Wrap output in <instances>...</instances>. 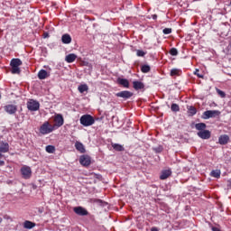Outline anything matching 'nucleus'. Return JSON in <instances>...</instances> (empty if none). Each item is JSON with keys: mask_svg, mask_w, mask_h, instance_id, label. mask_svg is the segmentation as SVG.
Listing matches in <instances>:
<instances>
[{"mask_svg": "<svg viewBox=\"0 0 231 231\" xmlns=\"http://www.w3.org/2000/svg\"><path fill=\"white\" fill-rule=\"evenodd\" d=\"M48 77H50V75L45 69H41L38 72V79H40V80H44L45 79H48Z\"/></svg>", "mask_w": 231, "mask_h": 231, "instance_id": "nucleus-15", "label": "nucleus"}, {"mask_svg": "<svg viewBox=\"0 0 231 231\" xmlns=\"http://www.w3.org/2000/svg\"><path fill=\"white\" fill-rule=\"evenodd\" d=\"M137 57H144L145 52L143 51L138 50L136 52Z\"/></svg>", "mask_w": 231, "mask_h": 231, "instance_id": "nucleus-38", "label": "nucleus"}, {"mask_svg": "<svg viewBox=\"0 0 231 231\" xmlns=\"http://www.w3.org/2000/svg\"><path fill=\"white\" fill-rule=\"evenodd\" d=\"M171 174H172V171H171V170H164L162 171L160 178L161 180H167V178H169Z\"/></svg>", "mask_w": 231, "mask_h": 231, "instance_id": "nucleus-20", "label": "nucleus"}, {"mask_svg": "<svg viewBox=\"0 0 231 231\" xmlns=\"http://www.w3.org/2000/svg\"><path fill=\"white\" fill-rule=\"evenodd\" d=\"M79 163L84 167H88V165H91V158L88 155H82L79 158Z\"/></svg>", "mask_w": 231, "mask_h": 231, "instance_id": "nucleus-6", "label": "nucleus"}, {"mask_svg": "<svg viewBox=\"0 0 231 231\" xmlns=\"http://www.w3.org/2000/svg\"><path fill=\"white\" fill-rule=\"evenodd\" d=\"M229 140H230V137L226 134L221 135L218 138V142H219L220 145H226V143H228Z\"/></svg>", "mask_w": 231, "mask_h": 231, "instance_id": "nucleus-14", "label": "nucleus"}, {"mask_svg": "<svg viewBox=\"0 0 231 231\" xmlns=\"http://www.w3.org/2000/svg\"><path fill=\"white\" fill-rule=\"evenodd\" d=\"M35 226V223L26 220L23 222V228H26L27 230H32Z\"/></svg>", "mask_w": 231, "mask_h": 231, "instance_id": "nucleus-21", "label": "nucleus"}, {"mask_svg": "<svg viewBox=\"0 0 231 231\" xmlns=\"http://www.w3.org/2000/svg\"><path fill=\"white\" fill-rule=\"evenodd\" d=\"M171 55H172L173 57H176V55H178V49L176 48H171L170 51Z\"/></svg>", "mask_w": 231, "mask_h": 231, "instance_id": "nucleus-35", "label": "nucleus"}, {"mask_svg": "<svg viewBox=\"0 0 231 231\" xmlns=\"http://www.w3.org/2000/svg\"><path fill=\"white\" fill-rule=\"evenodd\" d=\"M11 72L13 73V75H19L21 73V68L19 67H11Z\"/></svg>", "mask_w": 231, "mask_h": 231, "instance_id": "nucleus-28", "label": "nucleus"}, {"mask_svg": "<svg viewBox=\"0 0 231 231\" xmlns=\"http://www.w3.org/2000/svg\"><path fill=\"white\" fill-rule=\"evenodd\" d=\"M96 203H97V205H100L101 207H106V205H107V202H104L101 199H97Z\"/></svg>", "mask_w": 231, "mask_h": 231, "instance_id": "nucleus-36", "label": "nucleus"}, {"mask_svg": "<svg viewBox=\"0 0 231 231\" xmlns=\"http://www.w3.org/2000/svg\"><path fill=\"white\" fill-rule=\"evenodd\" d=\"M217 93L219 95V97H221V98H225V97H226V94H225V92L219 88H217Z\"/></svg>", "mask_w": 231, "mask_h": 231, "instance_id": "nucleus-33", "label": "nucleus"}, {"mask_svg": "<svg viewBox=\"0 0 231 231\" xmlns=\"http://www.w3.org/2000/svg\"><path fill=\"white\" fill-rule=\"evenodd\" d=\"M152 18L153 20H156V19H158V15L153 14V15H152Z\"/></svg>", "mask_w": 231, "mask_h": 231, "instance_id": "nucleus-41", "label": "nucleus"}, {"mask_svg": "<svg viewBox=\"0 0 231 231\" xmlns=\"http://www.w3.org/2000/svg\"><path fill=\"white\" fill-rule=\"evenodd\" d=\"M11 67H18L23 66V61L20 59H13L10 63Z\"/></svg>", "mask_w": 231, "mask_h": 231, "instance_id": "nucleus-22", "label": "nucleus"}, {"mask_svg": "<svg viewBox=\"0 0 231 231\" xmlns=\"http://www.w3.org/2000/svg\"><path fill=\"white\" fill-rule=\"evenodd\" d=\"M143 73H149L151 71V67L149 65H143L141 68Z\"/></svg>", "mask_w": 231, "mask_h": 231, "instance_id": "nucleus-29", "label": "nucleus"}, {"mask_svg": "<svg viewBox=\"0 0 231 231\" xmlns=\"http://www.w3.org/2000/svg\"><path fill=\"white\" fill-rule=\"evenodd\" d=\"M151 231H158V227H152Z\"/></svg>", "mask_w": 231, "mask_h": 231, "instance_id": "nucleus-42", "label": "nucleus"}, {"mask_svg": "<svg viewBox=\"0 0 231 231\" xmlns=\"http://www.w3.org/2000/svg\"><path fill=\"white\" fill-rule=\"evenodd\" d=\"M133 95H134L133 92L129 90H123L121 92H117L116 94V97H117L118 98H124V100H129V98H131Z\"/></svg>", "mask_w": 231, "mask_h": 231, "instance_id": "nucleus-5", "label": "nucleus"}, {"mask_svg": "<svg viewBox=\"0 0 231 231\" xmlns=\"http://www.w3.org/2000/svg\"><path fill=\"white\" fill-rule=\"evenodd\" d=\"M61 42H63V44H70L71 43V36L69 34H63L61 36Z\"/></svg>", "mask_w": 231, "mask_h": 231, "instance_id": "nucleus-18", "label": "nucleus"}, {"mask_svg": "<svg viewBox=\"0 0 231 231\" xmlns=\"http://www.w3.org/2000/svg\"><path fill=\"white\" fill-rule=\"evenodd\" d=\"M10 151V144L8 143L0 142V153L8 152Z\"/></svg>", "mask_w": 231, "mask_h": 231, "instance_id": "nucleus-13", "label": "nucleus"}, {"mask_svg": "<svg viewBox=\"0 0 231 231\" xmlns=\"http://www.w3.org/2000/svg\"><path fill=\"white\" fill-rule=\"evenodd\" d=\"M199 70L195 71V75H198L199 79H203V75H199Z\"/></svg>", "mask_w": 231, "mask_h": 231, "instance_id": "nucleus-39", "label": "nucleus"}, {"mask_svg": "<svg viewBox=\"0 0 231 231\" xmlns=\"http://www.w3.org/2000/svg\"><path fill=\"white\" fill-rule=\"evenodd\" d=\"M162 33H164V35H169L170 33H172V29L165 28V29H163Z\"/></svg>", "mask_w": 231, "mask_h": 231, "instance_id": "nucleus-34", "label": "nucleus"}, {"mask_svg": "<svg viewBox=\"0 0 231 231\" xmlns=\"http://www.w3.org/2000/svg\"><path fill=\"white\" fill-rule=\"evenodd\" d=\"M65 60L69 64H71V62H75V60H77V54L70 53V54L67 55L65 58Z\"/></svg>", "mask_w": 231, "mask_h": 231, "instance_id": "nucleus-16", "label": "nucleus"}, {"mask_svg": "<svg viewBox=\"0 0 231 231\" xmlns=\"http://www.w3.org/2000/svg\"><path fill=\"white\" fill-rule=\"evenodd\" d=\"M133 88L135 91H140V89H144L145 85L142 81H133Z\"/></svg>", "mask_w": 231, "mask_h": 231, "instance_id": "nucleus-12", "label": "nucleus"}, {"mask_svg": "<svg viewBox=\"0 0 231 231\" xmlns=\"http://www.w3.org/2000/svg\"><path fill=\"white\" fill-rule=\"evenodd\" d=\"M75 148L79 152H82V153L86 152V148L84 147V144L82 143H80V142H76Z\"/></svg>", "mask_w": 231, "mask_h": 231, "instance_id": "nucleus-19", "label": "nucleus"}, {"mask_svg": "<svg viewBox=\"0 0 231 231\" xmlns=\"http://www.w3.org/2000/svg\"><path fill=\"white\" fill-rule=\"evenodd\" d=\"M5 165V161H0V166Z\"/></svg>", "mask_w": 231, "mask_h": 231, "instance_id": "nucleus-43", "label": "nucleus"}, {"mask_svg": "<svg viewBox=\"0 0 231 231\" xmlns=\"http://www.w3.org/2000/svg\"><path fill=\"white\" fill-rule=\"evenodd\" d=\"M1 158H3V153H0V160H1Z\"/></svg>", "mask_w": 231, "mask_h": 231, "instance_id": "nucleus-45", "label": "nucleus"}, {"mask_svg": "<svg viewBox=\"0 0 231 231\" xmlns=\"http://www.w3.org/2000/svg\"><path fill=\"white\" fill-rule=\"evenodd\" d=\"M40 106L39 102L33 99H30L27 102V109H29V111H39Z\"/></svg>", "mask_w": 231, "mask_h": 231, "instance_id": "nucleus-4", "label": "nucleus"}, {"mask_svg": "<svg viewBox=\"0 0 231 231\" xmlns=\"http://www.w3.org/2000/svg\"><path fill=\"white\" fill-rule=\"evenodd\" d=\"M0 223H3V218L2 217H0Z\"/></svg>", "mask_w": 231, "mask_h": 231, "instance_id": "nucleus-46", "label": "nucleus"}, {"mask_svg": "<svg viewBox=\"0 0 231 231\" xmlns=\"http://www.w3.org/2000/svg\"><path fill=\"white\" fill-rule=\"evenodd\" d=\"M195 129H197L199 132L206 131L207 125L205 123H198L195 125Z\"/></svg>", "mask_w": 231, "mask_h": 231, "instance_id": "nucleus-23", "label": "nucleus"}, {"mask_svg": "<svg viewBox=\"0 0 231 231\" xmlns=\"http://www.w3.org/2000/svg\"><path fill=\"white\" fill-rule=\"evenodd\" d=\"M212 231H221V229H219V227L213 226Z\"/></svg>", "mask_w": 231, "mask_h": 231, "instance_id": "nucleus-40", "label": "nucleus"}, {"mask_svg": "<svg viewBox=\"0 0 231 231\" xmlns=\"http://www.w3.org/2000/svg\"><path fill=\"white\" fill-rule=\"evenodd\" d=\"M5 111L8 113V115H15V113H17V106L7 105L5 106Z\"/></svg>", "mask_w": 231, "mask_h": 231, "instance_id": "nucleus-7", "label": "nucleus"}, {"mask_svg": "<svg viewBox=\"0 0 231 231\" xmlns=\"http://www.w3.org/2000/svg\"><path fill=\"white\" fill-rule=\"evenodd\" d=\"M79 93H85V91H88V85H80L79 88H78Z\"/></svg>", "mask_w": 231, "mask_h": 231, "instance_id": "nucleus-30", "label": "nucleus"}, {"mask_svg": "<svg viewBox=\"0 0 231 231\" xmlns=\"http://www.w3.org/2000/svg\"><path fill=\"white\" fill-rule=\"evenodd\" d=\"M171 111H173V113H178V111H180V106L178 104L173 103L171 106Z\"/></svg>", "mask_w": 231, "mask_h": 231, "instance_id": "nucleus-31", "label": "nucleus"}, {"mask_svg": "<svg viewBox=\"0 0 231 231\" xmlns=\"http://www.w3.org/2000/svg\"><path fill=\"white\" fill-rule=\"evenodd\" d=\"M210 175L213 177V178H220L221 176V171L219 170H215V171H212Z\"/></svg>", "mask_w": 231, "mask_h": 231, "instance_id": "nucleus-26", "label": "nucleus"}, {"mask_svg": "<svg viewBox=\"0 0 231 231\" xmlns=\"http://www.w3.org/2000/svg\"><path fill=\"white\" fill-rule=\"evenodd\" d=\"M73 210L78 216H88V210L82 207H76Z\"/></svg>", "mask_w": 231, "mask_h": 231, "instance_id": "nucleus-10", "label": "nucleus"}, {"mask_svg": "<svg viewBox=\"0 0 231 231\" xmlns=\"http://www.w3.org/2000/svg\"><path fill=\"white\" fill-rule=\"evenodd\" d=\"M44 37H45V38L48 37V33H44Z\"/></svg>", "mask_w": 231, "mask_h": 231, "instance_id": "nucleus-44", "label": "nucleus"}, {"mask_svg": "<svg viewBox=\"0 0 231 231\" xmlns=\"http://www.w3.org/2000/svg\"><path fill=\"white\" fill-rule=\"evenodd\" d=\"M55 125L57 127H62L64 125V117L61 115H57L54 118Z\"/></svg>", "mask_w": 231, "mask_h": 231, "instance_id": "nucleus-11", "label": "nucleus"}, {"mask_svg": "<svg viewBox=\"0 0 231 231\" xmlns=\"http://www.w3.org/2000/svg\"><path fill=\"white\" fill-rule=\"evenodd\" d=\"M196 113H198V111L196 110V107L189 106L188 108V114H189V116H194V115H196Z\"/></svg>", "mask_w": 231, "mask_h": 231, "instance_id": "nucleus-25", "label": "nucleus"}, {"mask_svg": "<svg viewBox=\"0 0 231 231\" xmlns=\"http://www.w3.org/2000/svg\"><path fill=\"white\" fill-rule=\"evenodd\" d=\"M171 77L180 76V69H172L171 70Z\"/></svg>", "mask_w": 231, "mask_h": 231, "instance_id": "nucleus-32", "label": "nucleus"}, {"mask_svg": "<svg viewBox=\"0 0 231 231\" xmlns=\"http://www.w3.org/2000/svg\"><path fill=\"white\" fill-rule=\"evenodd\" d=\"M21 172L25 180H28L32 176V169L30 167H23Z\"/></svg>", "mask_w": 231, "mask_h": 231, "instance_id": "nucleus-9", "label": "nucleus"}, {"mask_svg": "<svg viewBox=\"0 0 231 231\" xmlns=\"http://www.w3.org/2000/svg\"><path fill=\"white\" fill-rule=\"evenodd\" d=\"M45 151L49 152L50 154H53L55 152V146L53 145H47L45 148Z\"/></svg>", "mask_w": 231, "mask_h": 231, "instance_id": "nucleus-27", "label": "nucleus"}, {"mask_svg": "<svg viewBox=\"0 0 231 231\" xmlns=\"http://www.w3.org/2000/svg\"><path fill=\"white\" fill-rule=\"evenodd\" d=\"M117 83L120 84V86H123V88H129V80L125 79L118 78Z\"/></svg>", "mask_w": 231, "mask_h": 231, "instance_id": "nucleus-17", "label": "nucleus"}, {"mask_svg": "<svg viewBox=\"0 0 231 231\" xmlns=\"http://www.w3.org/2000/svg\"><path fill=\"white\" fill-rule=\"evenodd\" d=\"M221 115V112L218 110H207L202 114L201 118L203 120H208V118H216V116H219Z\"/></svg>", "mask_w": 231, "mask_h": 231, "instance_id": "nucleus-2", "label": "nucleus"}, {"mask_svg": "<svg viewBox=\"0 0 231 231\" xmlns=\"http://www.w3.org/2000/svg\"><path fill=\"white\" fill-rule=\"evenodd\" d=\"M79 122L84 127H89V125L95 124V118L91 115H83L80 117Z\"/></svg>", "mask_w": 231, "mask_h": 231, "instance_id": "nucleus-1", "label": "nucleus"}, {"mask_svg": "<svg viewBox=\"0 0 231 231\" xmlns=\"http://www.w3.org/2000/svg\"><path fill=\"white\" fill-rule=\"evenodd\" d=\"M53 125H50V122H44L42 125L40 127L41 134H50V133H53Z\"/></svg>", "mask_w": 231, "mask_h": 231, "instance_id": "nucleus-3", "label": "nucleus"}, {"mask_svg": "<svg viewBox=\"0 0 231 231\" xmlns=\"http://www.w3.org/2000/svg\"><path fill=\"white\" fill-rule=\"evenodd\" d=\"M112 147L113 149H115V151H118L119 152H122V151H124V146L119 143H112Z\"/></svg>", "mask_w": 231, "mask_h": 231, "instance_id": "nucleus-24", "label": "nucleus"}, {"mask_svg": "<svg viewBox=\"0 0 231 231\" xmlns=\"http://www.w3.org/2000/svg\"><path fill=\"white\" fill-rule=\"evenodd\" d=\"M153 151L155 152H162L163 151V146H157V147L153 148Z\"/></svg>", "mask_w": 231, "mask_h": 231, "instance_id": "nucleus-37", "label": "nucleus"}, {"mask_svg": "<svg viewBox=\"0 0 231 231\" xmlns=\"http://www.w3.org/2000/svg\"><path fill=\"white\" fill-rule=\"evenodd\" d=\"M197 135L199 138H201L202 140H208L211 136V134L208 130H204L197 133Z\"/></svg>", "mask_w": 231, "mask_h": 231, "instance_id": "nucleus-8", "label": "nucleus"}]
</instances>
